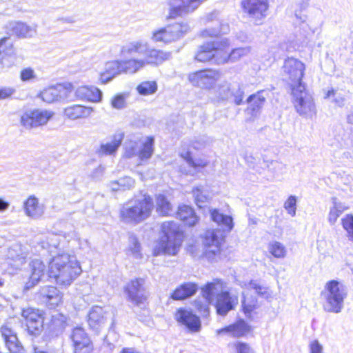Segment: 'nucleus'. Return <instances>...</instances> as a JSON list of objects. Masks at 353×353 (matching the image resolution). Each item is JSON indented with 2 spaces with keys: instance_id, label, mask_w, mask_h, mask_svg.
Wrapping results in <instances>:
<instances>
[{
  "instance_id": "nucleus-35",
  "label": "nucleus",
  "mask_w": 353,
  "mask_h": 353,
  "mask_svg": "<svg viewBox=\"0 0 353 353\" xmlns=\"http://www.w3.org/2000/svg\"><path fill=\"white\" fill-rule=\"evenodd\" d=\"M198 290V286L194 283H185L179 286L171 294V299L180 301L194 295Z\"/></svg>"
},
{
  "instance_id": "nucleus-23",
  "label": "nucleus",
  "mask_w": 353,
  "mask_h": 353,
  "mask_svg": "<svg viewBox=\"0 0 353 353\" xmlns=\"http://www.w3.org/2000/svg\"><path fill=\"white\" fill-rule=\"evenodd\" d=\"M40 300L49 308L53 309L62 302V294L54 286H43L39 291Z\"/></svg>"
},
{
  "instance_id": "nucleus-61",
  "label": "nucleus",
  "mask_w": 353,
  "mask_h": 353,
  "mask_svg": "<svg viewBox=\"0 0 353 353\" xmlns=\"http://www.w3.org/2000/svg\"><path fill=\"white\" fill-rule=\"evenodd\" d=\"M15 92V89L12 87L0 88V100L6 99L11 97Z\"/></svg>"
},
{
  "instance_id": "nucleus-34",
  "label": "nucleus",
  "mask_w": 353,
  "mask_h": 353,
  "mask_svg": "<svg viewBox=\"0 0 353 353\" xmlns=\"http://www.w3.org/2000/svg\"><path fill=\"white\" fill-rule=\"evenodd\" d=\"M23 208L26 214L32 219H38L44 213V207L39 204V199L30 196L24 202Z\"/></svg>"
},
{
  "instance_id": "nucleus-32",
  "label": "nucleus",
  "mask_w": 353,
  "mask_h": 353,
  "mask_svg": "<svg viewBox=\"0 0 353 353\" xmlns=\"http://www.w3.org/2000/svg\"><path fill=\"white\" fill-rule=\"evenodd\" d=\"M30 268L31 274L28 282L26 284L27 289H30L37 285L45 273V265L40 259H33L30 263Z\"/></svg>"
},
{
  "instance_id": "nucleus-10",
  "label": "nucleus",
  "mask_w": 353,
  "mask_h": 353,
  "mask_svg": "<svg viewBox=\"0 0 353 353\" xmlns=\"http://www.w3.org/2000/svg\"><path fill=\"white\" fill-rule=\"evenodd\" d=\"M227 46L222 39L203 43L199 47L195 59L200 62L212 61L216 64H221L219 58L221 56L222 49Z\"/></svg>"
},
{
  "instance_id": "nucleus-29",
  "label": "nucleus",
  "mask_w": 353,
  "mask_h": 353,
  "mask_svg": "<svg viewBox=\"0 0 353 353\" xmlns=\"http://www.w3.org/2000/svg\"><path fill=\"white\" fill-rule=\"evenodd\" d=\"M251 330L249 325L244 320H239L233 324L226 326L223 328L216 330V334L221 335L228 334L233 337H241L250 332Z\"/></svg>"
},
{
  "instance_id": "nucleus-15",
  "label": "nucleus",
  "mask_w": 353,
  "mask_h": 353,
  "mask_svg": "<svg viewBox=\"0 0 353 353\" xmlns=\"http://www.w3.org/2000/svg\"><path fill=\"white\" fill-rule=\"evenodd\" d=\"M220 77L221 74L218 70H203L190 73L188 80L194 86L213 90Z\"/></svg>"
},
{
  "instance_id": "nucleus-28",
  "label": "nucleus",
  "mask_w": 353,
  "mask_h": 353,
  "mask_svg": "<svg viewBox=\"0 0 353 353\" xmlns=\"http://www.w3.org/2000/svg\"><path fill=\"white\" fill-rule=\"evenodd\" d=\"M74 94L78 99L91 102H99L102 99V92L93 85H82L78 87Z\"/></svg>"
},
{
  "instance_id": "nucleus-56",
  "label": "nucleus",
  "mask_w": 353,
  "mask_h": 353,
  "mask_svg": "<svg viewBox=\"0 0 353 353\" xmlns=\"http://www.w3.org/2000/svg\"><path fill=\"white\" fill-rule=\"evenodd\" d=\"M112 107L116 109H122L125 106V99L123 94H117L111 100Z\"/></svg>"
},
{
  "instance_id": "nucleus-45",
  "label": "nucleus",
  "mask_w": 353,
  "mask_h": 353,
  "mask_svg": "<svg viewBox=\"0 0 353 353\" xmlns=\"http://www.w3.org/2000/svg\"><path fill=\"white\" fill-rule=\"evenodd\" d=\"M57 88L59 101H68L70 99L71 93L74 90L72 83L57 84Z\"/></svg>"
},
{
  "instance_id": "nucleus-40",
  "label": "nucleus",
  "mask_w": 353,
  "mask_h": 353,
  "mask_svg": "<svg viewBox=\"0 0 353 353\" xmlns=\"http://www.w3.org/2000/svg\"><path fill=\"white\" fill-rule=\"evenodd\" d=\"M143 59L121 60L123 73L134 74L145 67Z\"/></svg>"
},
{
  "instance_id": "nucleus-24",
  "label": "nucleus",
  "mask_w": 353,
  "mask_h": 353,
  "mask_svg": "<svg viewBox=\"0 0 353 353\" xmlns=\"http://www.w3.org/2000/svg\"><path fill=\"white\" fill-rule=\"evenodd\" d=\"M0 332L5 345L10 353L23 352V347L13 330L7 325H3L1 327Z\"/></svg>"
},
{
  "instance_id": "nucleus-30",
  "label": "nucleus",
  "mask_w": 353,
  "mask_h": 353,
  "mask_svg": "<svg viewBox=\"0 0 353 353\" xmlns=\"http://www.w3.org/2000/svg\"><path fill=\"white\" fill-rule=\"evenodd\" d=\"M121 73V60L108 61L105 64L104 71L100 73L99 81L101 83H107Z\"/></svg>"
},
{
  "instance_id": "nucleus-22",
  "label": "nucleus",
  "mask_w": 353,
  "mask_h": 353,
  "mask_svg": "<svg viewBox=\"0 0 353 353\" xmlns=\"http://www.w3.org/2000/svg\"><path fill=\"white\" fill-rule=\"evenodd\" d=\"M6 33L10 36L26 38L32 37L36 33V28L21 21H10L5 26Z\"/></svg>"
},
{
  "instance_id": "nucleus-37",
  "label": "nucleus",
  "mask_w": 353,
  "mask_h": 353,
  "mask_svg": "<svg viewBox=\"0 0 353 353\" xmlns=\"http://www.w3.org/2000/svg\"><path fill=\"white\" fill-rule=\"evenodd\" d=\"M332 205L330 208L327 221L330 224L334 225L342 213L348 209V207L336 197L332 198Z\"/></svg>"
},
{
  "instance_id": "nucleus-8",
  "label": "nucleus",
  "mask_w": 353,
  "mask_h": 353,
  "mask_svg": "<svg viewBox=\"0 0 353 353\" xmlns=\"http://www.w3.org/2000/svg\"><path fill=\"white\" fill-rule=\"evenodd\" d=\"M190 30L186 23H176L164 28L154 30L151 40L154 43H170L183 37Z\"/></svg>"
},
{
  "instance_id": "nucleus-25",
  "label": "nucleus",
  "mask_w": 353,
  "mask_h": 353,
  "mask_svg": "<svg viewBox=\"0 0 353 353\" xmlns=\"http://www.w3.org/2000/svg\"><path fill=\"white\" fill-rule=\"evenodd\" d=\"M222 41H225L227 46L222 49L221 56L219 58V61L221 64L228 62V61L235 62L241 58L248 55L250 52V47H244L233 49L230 52H228L230 47L229 40L226 38L222 39Z\"/></svg>"
},
{
  "instance_id": "nucleus-9",
  "label": "nucleus",
  "mask_w": 353,
  "mask_h": 353,
  "mask_svg": "<svg viewBox=\"0 0 353 353\" xmlns=\"http://www.w3.org/2000/svg\"><path fill=\"white\" fill-rule=\"evenodd\" d=\"M154 138L147 137L144 141H129L125 143L123 157H138L141 161L150 159L154 152Z\"/></svg>"
},
{
  "instance_id": "nucleus-17",
  "label": "nucleus",
  "mask_w": 353,
  "mask_h": 353,
  "mask_svg": "<svg viewBox=\"0 0 353 353\" xmlns=\"http://www.w3.org/2000/svg\"><path fill=\"white\" fill-rule=\"evenodd\" d=\"M53 115L54 112L50 110H30L21 116V123L26 128H37L46 125Z\"/></svg>"
},
{
  "instance_id": "nucleus-39",
  "label": "nucleus",
  "mask_w": 353,
  "mask_h": 353,
  "mask_svg": "<svg viewBox=\"0 0 353 353\" xmlns=\"http://www.w3.org/2000/svg\"><path fill=\"white\" fill-rule=\"evenodd\" d=\"M265 101V97L263 92L250 95L247 99V102L250 104L248 110L250 111L252 115H256L263 106Z\"/></svg>"
},
{
  "instance_id": "nucleus-57",
  "label": "nucleus",
  "mask_w": 353,
  "mask_h": 353,
  "mask_svg": "<svg viewBox=\"0 0 353 353\" xmlns=\"http://www.w3.org/2000/svg\"><path fill=\"white\" fill-rule=\"evenodd\" d=\"M119 185L122 190H129L134 186L135 181L130 176H124L118 179Z\"/></svg>"
},
{
  "instance_id": "nucleus-60",
  "label": "nucleus",
  "mask_w": 353,
  "mask_h": 353,
  "mask_svg": "<svg viewBox=\"0 0 353 353\" xmlns=\"http://www.w3.org/2000/svg\"><path fill=\"white\" fill-rule=\"evenodd\" d=\"M345 145L348 150L343 152V157L346 159H353V136L345 141Z\"/></svg>"
},
{
  "instance_id": "nucleus-55",
  "label": "nucleus",
  "mask_w": 353,
  "mask_h": 353,
  "mask_svg": "<svg viewBox=\"0 0 353 353\" xmlns=\"http://www.w3.org/2000/svg\"><path fill=\"white\" fill-rule=\"evenodd\" d=\"M20 79L23 82L34 81L37 79V74L32 68H26L21 71Z\"/></svg>"
},
{
  "instance_id": "nucleus-58",
  "label": "nucleus",
  "mask_w": 353,
  "mask_h": 353,
  "mask_svg": "<svg viewBox=\"0 0 353 353\" xmlns=\"http://www.w3.org/2000/svg\"><path fill=\"white\" fill-rule=\"evenodd\" d=\"M248 287L254 290L259 295L265 296L268 294L267 288L264 286L260 285L256 281H251L248 284Z\"/></svg>"
},
{
  "instance_id": "nucleus-12",
  "label": "nucleus",
  "mask_w": 353,
  "mask_h": 353,
  "mask_svg": "<svg viewBox=\"0 0 353 353\" xmlns=\"http://www.w3.org/2000/svg\"><path fill=\"white\" fill-rule=\"evenodd\" d=\"M217 101H227L234 97L235 104L240 105L243 99L244 91L239 83L224 81L213 89Z\"/></svg>"
},
{
  "instance_id": "nucleus-4",
  "label": "nucleus",
  "mask_w": 353,
  "mask_h": 353,
  "mask_svg": "<svg viewBox=\"0 0 353 353\" xmlns=\"http://www.w3.org/2000/svg\"><path fill=\"white\" fill-rule=\"evenodd\" d=\"M153 208V200L150 196H136L123 205L120 210L121 220L126 223H139L151 215Z\"/></svg>"
},
{
  "instance_id": "nucleus-43",
  "label": "nucleus",
  "mask_w": 353,
  "mask_h": 353,
  "mask_svg": "<svg viewBox=\"0 0 353 353\" xmlns=\"http://www.w3.org/2000/svg\"><path fill=\"white\" fill-rule=\"evenodd\" d=\"M263 165L272 174L274 177L281 175L283 170L285 169V165L278 161L264 159Z\"/></svg>"
},
{
  "instance_id": "nucleus-18",
  "label": "nucleus",
  "mask_w": 353,
  "mask_h": 353,
  "mask_svg": "<svg viewBox=\"0 0 353 353\" xmlns=\"http://www.w3.org/2000/svg\"><path fill=\"white\" fill-rule=\"evenodd\" d=\"M174 319L180 325L185 326L191 332H198L201 330V320L191 310L178 309L174 314Z\"/></svg>"
},
{
  "instance_id": "nucleus-42",
  "label": "nucleus",
  "mask_w": 353,
  "mask_h": 353,
  "mask_svg": "<svg viewBox=\"0 0 353 353\" xmlns=\"http://www.w3.org/2000/svg\"><path fill=\"white\" fill-rule=\"evenodd\" d=\"M268 250L275 258L283 259L287 255V249L281 242L274 241L268 243Z\"/></svg>"
},
{
  "instance_id": "nucleus-16",
  "label": "nucleus",
  "mask_w": 353,
  "mask_h": 353,
  "mask_svg": "<svg viewBox=\"0 0 353 353\" xmlns=\"http://www.w3.org/2000/svg\"><path fill=\"white\" fill-rule=\"evenodd\" d=\"M21 316L25 321L27 331L30 335H39L43 330V317L42 312L32 307L22 310Z\"/></svg>"
},
{
  "instance_id": "nucleus-52",
  "label": "nucleus",
  "mask_w": 353,
  "mask_h": 353,
  "mask_svg": "<svg viewBox=\"0 0 353 353\" xmlns=\"http://www.w3.org/2000/svg\"><path fill=\"white\" fill-rule=\"evenodd\" d=\"M183 157L187 161L188 164L194 168H203V167L206 166L208 164V162L206 160L201 159H193L189 152H187L185 154V155L183 156Z\"/></svg>"
},
{
  "instance_id": "nucleus-46",
  "label": "nucleus",
  "mask_w": 353,
  "mask_h": 353,
  "mask_svg": "<svg viewBox=\"0 0 353 353\" xmlns=\"http://www.w3.org/2000/svg\"><path fill=\"white\" fill-rule=\"evenodd\" d=\"M39 97L46 103L59 101L57 85L44 89L39 94Z\"/></svg>"
},
{
  "instance_id": "nucleus-6",
  "label": "nucleus",
  "mask_w": 353,
  "mask_h": 353,
  "mask_svg": "<svg viewBox=\"0 0 353 353\" xmlns=\"http://www.w3.org/2000/svg\"><path fill=\"white\" fill-rule=\"evenodd\" d=\"M321 296L324 301L323 310L327 312L338 314L344 307V301L347 296V289L343 283L336 280H331L325 283Z\"/></svg>"
},
{
  "instance_id": "nucleus-1",
  "label": "nucleus",
  "mask_w": 353,
  "mask_h": 353,
  "mask_svg": "<svg viewBox=\"0 0 353 353\" xmlns=\"http://www.w3.org/2000/svg\"><path fill=\"white\" fill-rule=\"evenodd\" d=\"M202 294L208 304L199 306L196 302V306L201 312L208 315L209 314L208 304L212 303L215 299V307L219 315L225 316L233 310L238 304V296L231 294L229 292L223 290V284L219 280L208 283L202 289Z\"/></svg>"
},
{
  "instance_id": "nucleus-7",
  "label": "nucleus",
  "mask_w": 353,
  "mask_h": 353,
  "mask_svg": "<svg viewBox=\"0 0 353 353\" xmlns=\"http://www.w3.org/2000/svg\"><path fill=\"white\" fill-rule=\"evenodd\" d=\"M292 95L294 108L299 115L311 118L316 114V109L313 97L306 89L305 84L292 87Z\"/></svg>"
},
{
  "instance_id": "nucleus-62",
  "label": "nucleus",
  "mask_w": 353,
  "mask_h": 353,
  "mask_svg": "<svg viewBox=\"0 0 353 353\" xmlns=\"http://www.w3.org/2000/svg\"><path fill=\"white\" fill-rule=\"evenodd\" d=\"M210 141L211 140L209 137L205 136L201 137L194 143V148L197 150L201 149L208 145Z\"/></svg>"
},
{
  "instance_id": "nucleus-49",
  "label": "nucleus",
  "mask_w": 353,
  "mask_h": 353,
  "mask_svg": "<svg viewBox=\"0 0 353 353\" xmlns=\"http://www.w3.org/2000/svg\"><path fill=\"white\" fill-rule=\"evenodd\" d=\"M243 296L242 307L243 312L247 318H251L252 312L257 307V301L255 299L249 301L245 298L244 293H243Z\"/></svg>"
},
{
  "instance_id": "nucleus-59",
  "label": "nucleus",
  "mask_w": 353,
  "mask_h": 353,
  "mask_svg": "<svg viewBox=\"0 0 353 353\" xmlns=\"http://www.w3.org/2000/svg\"><path fill=\"white\" fill-rule=\"evenodd\" d=\"M309 351V353H323V347L319 341L314 340L310 343Z\"/></svg>"
},
{
  "instance_id": "nucleus-20",
  "label": "nucleus",
  "mask_w": 353,
  "mask_h": 353,
  "mask_svg": "<svg viewBox=\"0 0 353 353\" xmlns=\"http://www.w3.org/2000/svg\"><path fill=\"white\" fill-rule=\"evenodd\" d=\"M224 239L223 232L221 230H210L206 231L203 237V245L205 253L209 257L210 254L216 255L220 251V247Z\"/></svg>"
},
{
  "instance_id": "nucleus-36",
  "label": "nucleus",
  "mask_w": 353,
  "mask_h": 353,
  "mask_svg": "<svg viewBox=\"0 0 353 353\" xmlns=\"http://www.w3.org/2000/svg\"><path fill=\"white\" fill-rule=\"evenodd\" d=\"M177 216L185 225L193 226L199 221V217L190 206L183 205L179 207Z\"/></svg>"
},
{
  "instance_id": "nucleus-38",
  "label": "nucleus",
  "mask_w": 353,
  "mask_h": 353,
  "mask_svg": "<svg viewBox=\"0 0 353 353\" xmlns=\"http://www.w3.org/2000/svg\"><path fill=\"white\" fill-rule=\"evenodd\" d=\"M210 216L212 220L223 227L225 231L230 232L233 228V220L230 216L223 214L216 209L210 210Z\"/></svg>"
},
{
  "instance_id": "nucleus-5",
  "label": "nucleus",
  "mask_w": 353,
  "mask_h": 353,
  "mask_svg": "<svg viewBox=\"0 0 353 353\" xmlns=\"http://www.w3.org/2000/svg\"><path fill=\"white\" fill-rule=\"evenodd\" d=\"M120 54L123 57L135 54L144 55L143 60L145 62V66L161 64L171 57V52L150 48L148 42L142 40L126 43L122 46Z\"/></svg>"
},
{
  "instance_id": "nucleus-54",
  "label": "nucleus",
  "mask_w": 353,
  "mask_h": 353,
  "mask_svg": "<svg viewBox=\"0 0 353 353\" xmlns=\"http://www.w3.org/2000/svg\"><path fill=\"white\" fill-rule=\"evenodd\" d=\"M342 224L348 234L349 239L353 241V216L351 214L346 215L342 219Z\"/></svg>"
},
{
  "instance_id": "nucleus-53",
  "label": "nucleus",
  "mask_w": 353,
  "mask_h": 353,
  "mask_svg": "<svg viewBox=\"0 0 353 353\" xmlns=\"http://www.w3.org/2000/svg\"><path fill=\"white\" fill-rule=\"evenodd\" d=\"M228 30V25H222L221 28H207L201 32L202 37H216L221 33H226Z\"/></svg>"
},
{
  "instance_id": "nucleus-31",
  "label": "nucleus",
  "mask_w": 353,
  "mask_h": 353,
  "mask_svg": "<svg viewBox=\"0 0 353 353\" xmlns=\"http://www.w3.org/2000/svg\"><path fill=\"white\" fill-rule=\"evenodd\" d=\"M93 112V108L81 105H69L64 108L63 115L70 120L88 118Z\"/></svg>"
},
{
  "instance_id": "nucleus-47",
  "label": "nucleus",
  "mask_w": 353,
  "mask_h": 353,
  "mask_svg": "<svg viewBox=\"0 0 353 353\" xmlns=\"http://www.w3.org/2000/svg\"><path fill=\"white\" fill-rule=\"evenodd\" d=\"M192 194L194 197V201L196 205L201 208L204 204L209 200V196L204 193L201 186H196L192 190Z\"/></svg>"
},
{
  "instance_id": "nucleus-44",
  "label": "nucleus",
  "mask_w": 353,
  "mask_h": 353,
  "mask_svg": "<svg viewBox=\"0 0 353 353\" xmlns=\"http://www.w3.org/2000/svg\"><path fill=\"white\" fill-rule=\"evenodd\" d=\"M157 88L158 85L155 81H145L137 85V90L141 95H150L157 92Z\"/></svg>"
},
{
  "instance_id": "nucleus-19",
  "label": "nucleus",
  "mask_w": 353,
  "mask_h": 353,
  "mask_svg": "<svg viewBox=\"0 0 353 353\" xmlns=\"http://www.w3.org/2000/svg\"><path fill=\"white\" fill-rule=\"evenodd\" d=\"M70 338L74 347V353H92L93 345L83 328L81 327L74 328Z\"/></svg>"
},
{
  "instance_id": "nucleus-33",
  "label": "nucleus",
  "mask_w": 353,
  "mask_h": 353,
  "mask_svg": "<svg viewBox=\"0 0 353 353\" xmlns=\"http://www.w3.org/2000/svg\"><path fill=\"white\" fill-rule=\"evenodd\" d=\"M15 56V48L10 37H4L0 39V64L8 65L6 63L10 58Z\"/></svg>"
},
{
  "instance_id": "nucleus-21",
  "label": "nucleus",
  "mask_w": 353,
  "mask_h": 353,
  "mask_svg": "<svg viewBox=\"0 0 353 353\" xmlns=\"http://www.w3.org/2000/svg\"><path fill=\"white\" fill-rule=\"evenodd\" d=\"M63 239L60 234L49 233L39 244L43 249L48 250L53 258L54 256L68 254L64 249V242H62Z\"/></svg>"
},
{
  "instance_id": "nucleus-51",
  "label": "nucleus",
  "mask_w": 353,
  "mask_h": 353,
  "mask_svg": "<svg viewBox=\"0 0 353 353\" xmlns=\"http://www.w3.org/2000/svg\"><path fill=\"white\" fill-rule=\"evenodd\" d=\"M325 99H331L338 106H343L344 105V97L341 93L337 92L334 90L332 89L328 90L325 96Z\"/></svg>"
},
{
  "instance_id": "nucleus-14",
  "label": "nucleus",
  "mask_w": 353,
  "mask_h": 353,
  "mask_svg": "<svg viewBox=\"0 0 353 353\" xmlns=\"http://www.w3.org/2000/svg\"><path fill=\"white\" fill-rule=\"evenodd\" d=\"M242 7L251 21L261 25L267 16L269 4L268 0H244Z\"/></svg>"
},
{
  "instance_id": "nucleus-27",
  "label": "nucleus",
  "mask_w": 353,
  "mask_h": 353,
  "mask_svg": "<svg viewBox=\"0 0 353 353\" xmlns=\"http://www.w3.org/2000/svg\"><path fill=\"white\" fill-rule=\"evenodd\" d=\"M123 137V133H115L110 137V141H108L105 143H102L101 144L99 148L97 151V153L99 156L114 155L121 145Z\"/></svg>"
},
{
  "instance_id": "nucleus-11",
  "label": "nucleus",
  "mask_w": 353,
  "mask_h": 353,
  "mask_svg": "<svg viewBox=\"0 0 353 353\" xmlns=\"http://www.w3.org/2000/svg\"><path fill=\"white\" fill-rule=\"evenodd\" d=\"M144 284V279L138 278L131 280L124 288L128 300L141 309L145 307V303L148 296Z\"/></svg>"
},
{
  "instance_id": "nucleus-41",
  "label": "nucleus",
  "mask_w": 353,
  "mask_h": 353,
  "mask_svg": "<svg viewBox=\"0 0 353 353\" xmlns=\"http://www.w3.org/2000/svg\"><path fill=\"white\" fill-rule=\"evenodd\" d=\"M157 210L162 215H169L172 212V206L168 199L163 194L156 197Z\"/></svg>"
},
{
  "instance_id": "nucleus-64",
  "label": "nucleus",
  "mask_w": 353,
  "mask_h": 353,
  "mask_svg": "<svg viewBox=\"0 0 353 353\" xmlns=\"http://www.w3.org/2000/svg\"><path fill=\"white\" fill-rule=\"evenodd\" d=\"M109 187L111 189L112 191H118L122 190L120 185H119V181H111L109 184Z\"/></svg>"
},
{
  "instance_id": "nucleus-26",
  "label": "nucleus",
  "mask_w": 353,
  "mask_h": 353,
  "mask_svg": "<svg viewBox=\"0 0 353 353\" xmlns=\"http://www.w3.org/2000/svg\"><path fill=\"white\" fill-rule=\"evenodd\" d=\"M106 312L102 307L94 305L88 315V325L93 331L99 332L106 322Z\"/></svg>"
},
{
  "instance_id": "nucleus-3",
  "label": "nucleus",
  "mask_w": 353,
  "mask_h": 353,
  "mask_svg": "<svg viewBox=\"0 0 353 353\" xmlns=\"http://www.w3.org/2000/svg\"><path fill=\"white\" fill-rule=\"evenodd\" d=\"M183 241V234L174 221H165L161 226V236L154 242L152 252L154 256L176 255Z\"/></svg>"
},
{
  "instance_id": "nucleus-13",
  "label": "nucleus",
  "mask_w": 353,
  "mask_h": 353,
  "mask_svg": "<svg viewBox=\"0 0 353 353\" xmlns=\"http://www.w3.org/2000/svg\"><path fill=\"white\" fill-rule=\"evenodd\" d=\"M305 70V64L300 60L294 57H288L283 65V75L289 81V83L292 90V87H297L299 84H304L302 79L304 76Z\"/></svg>"
},
{
  "instance_id": "nucleus-2",
  "label": "nucleus",
  "mask_w": 353,
  "mask_h": 353,
  "mask_svg": "<svg viewBox=\"0 0 353 353\" xmlns=\"http://www.w3.org/2000/svg\"><path fill=\"white\" fill-rule=\"evenodd\" d=\"M81 272L76 256L69 254L54 256L49 263L48 275L59 285H70Z\"/></svg>"
},
{
  "instance_id": "nucleus-63",
  "label": "nucleus",
  "mask_w": 353,
  "mask_h": 353,
  "mask_svg": "<svg viewBox=\"0 0 353 353\" xmlns=\"http://www.w3.org/2000/svg\"><path fill=\"white\" fill-rule=\"evenodd\" d=\"M236 349H237V353H253L252 350L246 343H238Z\"/></svg>"
},
{
  "instance_id": "nucleus-48",
  "label": "nucleus",
  "mask_w": 353,
  "mask_h": 353,
  "mask_svg": "<svg viewBox=\"0 0 353 353\" xmlns=\"http://www.w3.org/2000/svg\"><path fill=\"white\" fill-rule=\"evenodd\" d=\"M128 254L134 259H141V245L137 239L134 236L130 238V245L128 249Z\"/></svg>"
},
{
  "instance_id": "nucleus-50",
  "label": "nucleus",
  "mask_w": 353,
  "mask_h": 353,
  "mask_svg": "<svg viewBox=\"0 0 353 353\" xmlns=\"http://www.w3.org/2000/svg\"><path fill=\"white\" fill-rule=\"evenodd\" d=\"M297 198L294 195H290L284 203V208L288 214L292 216H295L296 212Z\"/></svg>"
}]
</instances>
